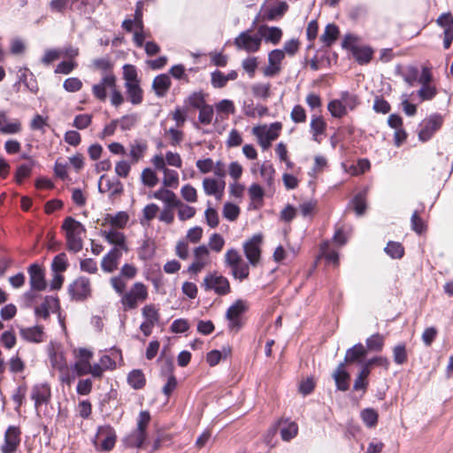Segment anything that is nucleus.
Here are the masks:
<instances>
[{"instance_id":"nucleus-1","label":"nucleus","mask_w":453,"mask_h":453,"mask_svg":"<svg viewBox=\"0 0 453 453\" xmlns=\"http://www.w3.org/2000/svg\"><path fill=\"white\" fill-rule=\"evenodd\" d=\"M65 232L66 244L69 250L79 252L83 247V237L86 233L84 226L72 217H67L63 225Z\"/></svg>"},{"instance_id":"nucleus-2","label":"nucleus","mask_w":453,"mask_h":453,"mask_svg":"<svg viewBox=\"0 0 453 453\" xmlns=\"http://www.w3.org/2000/svg\"><path fill=\"white\" fill-rule=\"evenodd\" d=\"M148 288L142 282H135L121 296V304L125 311L134 310L148 298Z\"/></svg>"},{"instance_id":"nucleus-3","label":"nucleus","mask_w":453,"mask_h":453,"mask_svg":"<svg viewBox=\"0 0 453 453\" xmlns=\"http://www.w3.org/2000/svg\"><path fill=\"white\" fill-rule=\"evenodd\" d=\"M282 128L280 122H274L271 125H263L254 127L252 134L257 138V142L263 150L270 148L272 142L276 140L280 135V131Z\"/></svg>"},{"instance_id":"nucleus-4","label":"nucleus","mask_w":453,"mask_h":453,"mask_svg":"<svg viewBox=\"0 0 453 453\" xmlns=\"http://www.w3.org/2000/svg\"><path fill=\"white\" fill-rule=\"evenodd\" d=\"M68 294L73 301L82 302L87 300L92 294L90 280L85 276L77 277L69 284Z\"/></svg>"},{"instance_id":"nucleus-5","label":"nucleus","mask_w":453,"mask_h":453,"mask_svg":"<svg viewBox=\"0 0 453 453\" xmlns=\"http://www.w3.org/2000/svg\"><path fill=\"white\" fill-rule=\"evenodd\" d=\"M342 49L349 50L353 57H372L374 50L368 45H363L360 38L353 34H346L342 41Z\"/></svg>"},{"instance_id":"nucleus-6","label":"nucleus","mask_w":453,"mask_h":453,"mask_svg":"<svg viewBox=\"0 0 453 453\" xmlns=\"http://www.w3.org/2000/svg\"><path fill=\"white\" fill-rule=\"evenodd\" d=\"M262 243L263 235L261 234H254L243 243L245 257L252 266H257L260 263Z\"/></svg>"},{"instance_id":"nucleus-7","label":"nucleus","mask_w":453,"mask_h":453,"mask_svg":"<svg viewBox=\"0 0 453 453\" xmlns=\"http://www.w3.org/2000/svg\"><path fill=\"white\" fill-rule=\"evenodd\" d=\"M193 262L188 267L189 273L197 274L211 263L210 250L204 244L193 250Z\"/></svg>"},{"instance_id":"nucleus-8","label":"nucleus","mask_w":453,"mask_h":453,"mask_svg":"<svg viewBox=\"0 0 453 453\" xmlns=\"http://www.w3.org/2000/svg\"><path fill=\"white\" fill-rule=\"evenodd\" d=\"M248 310V303L242 299L236 300L226 311L228 328L237 332L242 326L241 316Z\"/></svg>"},{"instance_id":"nucleus-9","label":"nucleus","mask_w":453,"mask_h":453,"mask_svg":"<svg viewBox=\"0 0 453 453\" xmlns=\"http://www.w3.org/2000/svg\"><path fill=\"white\" fill-rule=\"evenodd\" d=\"M73 354L75 359L73 370L77 376L87 375V370L94 356L93 351L88 348H78L73 349Z\"/></svg>"},{"instance_id":"nucleus-10","label":"nucleus","mask_w":453,"mask_h":453,"mask_svg":"<svg viewBox=\"0 0 453 453\" xmlns=\"http://www.w3.org/2000/svg\"><path fill=\"white\" fill-rule=\"evenodd\" d=\"M235 46L240 50H244L248 53L256 52L261 44V35L259 33L252 34L250 31L242 32L234 40Z\"/></svg>"},{"instance_id":"nucleus-11","label":"nucleus","mask_w":453,"mask_h":453,"mask_svg":"<svg viewBox=\"0 0 453 453\" xmlns=\"http://www.w3.org/2000/svg\"><path fill=\"white\" fill-rule=\"evenodd\" d=\"M442 125V118L438 114H434L425 119L420 123L418 138L420 141H428L434 134L440 129Z\"/></svg>"},{"instance_id":"nucleus-12","label":"nucleus","mask_w":453,"mask_h":453,"mask_svg":"<svg viewBox=\"0 0 453 453\" xmlns=\"http://www.w3.org/2000/svg\"><path fill=\"white\" fill-rule=\"evenodd\" d=\"M206 289L214 290L219 296H225L230 292V284L228 280L218 273L208 274L203 280Z\"/></svg>"},{"instance_id":"nucleus-13","label":"nucleus","mask_w":453,"mask_h":453,"mask_svg":"<svg viewBox=\"0 0 453 453\" xmlns=\"http://www.w3.org/2000/svg\"><path fill=\"white\" fill-rule=\"evenodd\" d=\"M47 353L50 366L53 370L67 365V360L63 346L58 342H50L47 346Z\"/></svg>"},{"instance_id":"nucleus-14","label":"nucleus","mask_w":453,"mask_h":453,"mask_svg":"<svg viewBox=\"0 0 453 453\" xmlns=\"http://www.w3.org/2000/svg\"><path fill=\"white\" fill-rule=\"evenodd\" d=\"M116 87V77L111 73H107L97 84L92 87V92L95 97L99 101L104 102L107 96V91L111 92Z\"/></svg>"},{"instance_id":"nucleus-15","label":"nucleus","mask_w":453,"mask_h":453,"mask_svg":"<svg viewBox=\"0 0 453 453\" xmlns=\"http://www.w3.org/2000/svg\"><path fill=\"white\" fill-rule=\"evenodd\" d=\"M22 131V123L19 119H10L6 111L0 110V134L12 135Z\"/></svg>"},{"instance_id":"nucleus-16","label":"nucleus","mask_w":453,"mask_h":453,"mask_svg":"<svg viewBox=\"0 0 453 453\" xmlns=\"http://www.w3.org/2000/svg\"><path fill=\"white\" fill-rule=\"evenodd\" d=\"M21 432L19 427L11 426L7 428L4 434V441L1 446L2 453H13L17 450L20 443Z\"/></svg>"},{"instance_id":"nucleus-17","label":"nucleus","mask_w":453,"mask_h":453,"mask_svg":"<svg viewBox=\"0 0 453 453\" xmlns=\"http://www.w3.org/2000/svg\"><path fill=\"white\" fill-rule=\"evenodd\" d=\"M203 189L207 196H212L217 200H221L224 196L226 182L224 180H218L207 177L203 180Z\"/></svg>"},{"instance_id":"nucleus-18","label":"nucleus","mask_w":453,"mask_h":453,"mask_svg":"<svg viewBox=\"0 0 453 453\" xmlns=\"http://www.w3.org/2000/svg\"><path fill=\"white\" fill-rule=\"evenodd\" d=\"M96 438L101 441L100 449L103 451H110L116 443L117 435L113 427L111 426H103L98 428Z\"/></svg>"},{"instance_id":"nucleus-19","label":"nucleus","mask_w":453,"mask_h":453,"mask_svg":"<svg viewBox=\"0 0 453 453\" xmlns=\"http://www.w3.org/2000/svg\"><path fill=\"white\" fill-rule=\"evenodd\" d=\"M101 236L110 244L114 245V248H119L122 251L128 250L126 243V236L119 229L104 227V229L101 231Z\"/></svg>"},{"instance_id":"nucleus-20","label":"nucleus","mask_w":453,"mask_h":453,"mask_svg":"<svg viewBox=\"0 0 453 453\" xmlns=\"http://www.w3.org/2000/svg\"><path fill=\"white\" fill-rule=\"evenodd\" d=\"M404 80L410 85H413L415 81H418L420 85L431 84L432 73L427 67H423L421 73L416 67H409L404 75Z\"/></svg>"},{"instance_id":"nucleus-21","label":"nucleus","mask_w":453,"mask_h":453,"mask_svg":"<svg viewBox=\"0 0 453 453\" xmlns=\"http://www.w3.org/2000/svg\"><path fill=\"white\" fill-rule=\"evenodd\" d=\"M29 283L31 288L42 291L46 288V280L44 270L37 264H33L28 268Z\"/></svg>"},{"instance_id":"nucleus-22","label":"nucleus","mask_w":453,"mask_h":453,"mask_svg":"<svg viewBox=\"0 0 453 453\" xmlns=\"http://www.w3.org/2000/svg\"><path fill=\"white\" fill-rule=\"evenodd\" d=\"M129 221V215L126 211H119L115 214H106L102 220L104 227L113 229H124Z\"/></svg>"},{"instance_id":"nucleus-23","label":"nucleus","mask_w":453,"mask_h":453,"mask_svg":"<svg viewBox=\"0 0 453 453\" xmlns=\"http://www.w3.org/2000/svg\"><path fill=\"white\" fill-rule=\"evenodd\" d=\"M31 397L35 401L36 409L42 404L48 403L51 397L50 387L47 383L35 385L32 388Z\"/></svg>"},{"instance_id":"nucleus-24","label":"nucleus","mask_w":453,"mask_h":453,"mask_svg":"<svg viewBox=\"0 0 453 453\" xmlns=\"http://www.w3.org/2000/svg\"><path fill=\"white\" fill-rule=\"evenodd\" d=\"M326 122L319 115L313 114L310 122V132L312 135V140L320 143L326 130Z\"/></svg>"},{"instance_id":"nucleus-25","label":"nucleus","mask_w":453,"mask_h":453,"mask_svg":"<svg viewBox=\"0 0 453 453\" xmlns=\"http://www.w3.org/2000/svg\"><path fill=\"white\" fill-rule=\"evenodd\" d=\"M122 256V250L119 248L111 249L102 259L101 267L105 273L114 272L119 265V259Z\"/></svg>"},{"instance_id":"nucleus-26","label":"nucleus","mask_w":453,"mask_h":453,"mask_svg":"<svg viewBox=\"0 0 453 453\" xmlns=\"http://www.w3.org/2000/svg\"><path fill=\"white\" fill-rule=\"evenodd\" d=\"M19 334L23 340L33 343L42 342L45 338L43 327L41 326L20 327Z\"/></svg>"},{"instance_id":"nucleus-27","label":"nucleus","mask_w":453,"mask_h":453,"mask_svg":"<svg viewBox=\"0 0 453 453\" xmlns=\"http://www.w3.org/2000/svg\"><path fill=\"white\" fill-rule=\"evenodd\" d=\"M59 307L58 299L53 296H46L44 301L35 308V315L47 319L50 312H55Z\"/></svg>"},{"instance_id":"nucleus-28","label":"nucleus","mask_w":453,"mask_h":453,"mask_svg":"<svg viewBox=\"0 0 453 453\" xmlns=\"http://www.w3.org/2000/svg\"><path fill=\"white\" fill-rule=\"evenodd\" d=\"M98 188L102 193L109 192L111 196L119 195L123 191V186L118 180H110L104 175L100 178Z\"/></svg>"},{"instance_id":"nucleus-29","label":"nucleus","mask_w":453,"mask_h":453,"mask_svg":"<svg viewBox=\"0 0 453 453\" xmlns=\"http://www.w3.org/2000/svg\"><path fill=\"white\" fill-rule=\"evenodd\" d=\"M147 438V431H142L135 428L123 439V443L128 448H142Z\"/></svg>"},{"instance_id":"nucleus-30","label":"nucleus","mask_w":453,"mask_h":453,"mask_svg":"<svg viewBox=\"0 0 453 453\" xmlns=\"http://www.w3.org/2000/svg\"><path fill=\"white\" fill-rule=\"evenodd\" d=\"M169 188L163 186L153 193L152 197L163 202L165 207H175L180 199Z\"/></svg>"},{"instance_id":"nucleus-31","label":"nucleus","mask_w":453,"mask_h":453,"mask_svg":"<svg viewBox=\"0 0 453 453\" xmlns=\"http://www.w3.org/2000/svg\"><path fill=\"white\" fill-rule=\"evenodd\" d=\"M126 93L132 104L138 105L143 101V91L140 86V81L125 83Z\"/></svg>"},{"instance_id":"nucleus-32","label":"nucleus","mask_w":453,"mask_h":453,"mask_svg":"<svg viewBox=\"0 0 453 453\" xmlns=\"http://www.w3.org/2000/svg\"><path fill=\"white\" fill-rule=\"evenodd\" d=\"M171 87V80L166 74L157 75L152 83L156 95L159 97L165 96Z\"/></svg>"},{"instance_id":"nucleus-33","label":"nucleus","mask_w":453,"mask_h":453,"mask_svg":"<svg viewBox=\"0 0 453 453\" xmlns=\"http://www.w3.org/2000/svg\"><path fill=\"white\" fill-rule=\"evenodd\" d=\"M340 35L339 27L334 24L329 23L326 26L323 34L320 35V42L325 46H331L338 38Z\"/></svg>"},{"instance_id":"nucleus-34","label":"nucleus","mask_w":453,"mask_h":453,"mask_svg":"<svg viewBox=\"0 0 453 453\" xmlns=\"http://www.w3.org/2000/svg\"><path fill=\"white\" fill-rule=\"evenodd\" d=\"M334 379L339 390L346 391L349 388V375L345 370L343 363L340 364L334 372Z\"/></svg>"},{"instance_id":"nucleus-35","label":"nucleus","mask_w":453,"mask_h":453,"mask_svg":"<svg viewBox=\"0 0 453 453\" xmlns=\"http://www.w3.org/2000/svg\"><path fill=\"white\" fill-rule=\"evenodd\" d=\"M101 3L102 0H75V10L84 15H91Z\"/></svg>"},{"instance_id":"nucleus-36","label":"nucleus","mask_w":453,"mask_h":453,"mask_svg":"<svg viewBox=\"0 0 453 453\" xmlns=\"http://www.w3.org/2000/svg\"><path fill=\"white\" fill-rule=\"evenodd\" d=\"M236 78V71H231L226 75L219 71H216L211 73V83L215 88H222L228 81H234Z\"/></svg>"},{"instance_id":"nucleus-37","label":"nucleus","mask_w":453,"mask_h":453,"mask_svg":"<svg viewBox=\"0 0 453 453\" xmlns=\"http://www.w3.org/2000/svg\"><path fill=\"white\" fill-rule=\"evenodd\" d=\"M78 54L79 50L77 48L72 45H66L64 48L49 50L45 52L43 57H77Z\"/></svg>"},{"instance_id":"nucleus-38","label":"nucleus","mask_w":453,"mask_h":453,"mask_svg":"<svg viewBox=\"0 0 453 453\" xmlns=\"http://www.w3.org/2000/svg\"><path fill=\"white\" fill-rule=\"evenodd\" d=\"M55 371L58 372V380L62 384H66L67 386H71L74 381L77 374L73 370V366L70 367L69 365H65L61 368H58Z\"/></svg>"},{"instance_id":"nucleus-39","label":"nucleus","mask_w":453,"mask_h":453,"mask_svg":"<svg viewBox=\"0 0 453 453\" xmlns=\"http://www.w3.org/2000/svg\"><path fill=\"white\" fill-rule=\"evenodd\" d=\"M175 208H177L178 219L182 222L191 219L196 213V208L182 203L180 200L177 203Z\"/></svg>"},{"instance_id":"nucleus-40","label":"nucleus","mask_w":453,"mask_h":453,"mask_svg":"<svg viewBox=\"0 0 453 453\" xmlns=\"http://www.w3.org/2000/svg\"><path fill=\"white\" fill-rule=\"evenodd\" d=\"M231 353L229 347H224L222 350H211L206 356V361L211 366L218 365L221 359L226 358Z\"/></svg>"},{"instance_id":"nucleus-41","label":"nucleus","mask_w":453,"mask_h":453,"mask_svg":"<svg viewBox=\"0 0 453 453\" xmlns=\"http://www.w3.org/2000/svg\"><path fill=\"white\" fill-rule=\"evenodd\" d=\"M147 150V144L143 142L134 141L130 144V153L129 156L133 161V163H137L141 160L145 151Z\"/></svg>"},{"instance_id":"nucleus-42","label":"nucleus","mask_w":453,"mask_h":453,"mask_svg":"<svg viewBox=\"0 0 453 453\" xmlns=\"http://www.w3.org/2000/svg\"><path fill=\"white\" fill-rule=\"evenodd\" d=\"M163 186L170 188H176L179 186V173L175 170L166 168L163 172Z\"/></svg>"},{"instance_id":"nucleus-43","label":"nucleus","mask_w":453,"mask_h":453,"mask_svg":"<svg viewBox=\"0 0 453 453\" xmlns=\"http://www.w3.org/2000/svg\"><path fill=\"white\" fill-rule=\"evenodd\" d=\"M50 9L58 13H63L66 9L75 10V0H51Z\"/></svg>"},{"instance_id":"nucleus-44","label":"nucleus","mask_w":453,"mask_h":453,"mask_svg":"<svg viewBox=\"0 0 453 453\" xmlns=\"http://www.w3.org/2000/svg\"><path fill=\"white\" fill-rule=\"evenodd\" d=\"M298 426L296 422L285 421L280 428V435L282 440L288 441L296 436Z\"/></svg>"},{"instance_id":"nucleus-45","label":"nucleus","mask_w":453,"mask_h":453,"mask_svg":"<svg viewBox=\"0 0 453 453\" xmlns=\"http://www.w3.org/2000/svg\"><path fill=\"white\" fill-rule=\"evenodd\" d=\"M128 384L134 389L144 387L146 380L141 370H133L127 376Z\"/></svg>"},{"instance_id":"nucleus-46","label":"nucleus","mask_w":453,"mask_h":453,"mask_svg":"<svg viewBox=\"0 0 453 453\" xmlns=\"http://www.w3.org/2000/svg\"><path fill=\"white\" fill-rule=\"evenodd\" d=\"M142 315L145 321L157 324L159 320L158 309L154 304H146L142 309Z\"/></svg>"},{"instance_id":"nucleus-47","label":"nucleus","mask_w":453,"mask_h":453,"mask_svg":"<svg viewBox=\"0 0 453 453\" xmlns=\"http://www.w3.org/2000/svg\"><path fill=\"white\" fill-rule=\"evenodd\" d=\"M327 109L334 118H342L347 114L346 105L341 99H334L328 103Z\"/></svg>"},{"instance_id":"nucleus-48","label":"nucleus","mask_w":453,"mask_h":453,"mask_svg":"<svg viewBox=\"0 0 453 453\" xmlns=\"http://www.w3.org/2000/svg\"><path fill=\"white\" fill-rule=\"evenodd\" d=\"M259 35L261 37L263 36L265 42H270L273 44H276L280 42L282 31L280 28L277 27H268L265 33H262V28L259 29Z\"/></svg>"},{"instance_id":"nucleus-49","label":"nucleus","mask_w":453,"mask_h":453,"mask_svg":"<svg viewBox=\"0 0 453 453\" xmlns=\"http://www.w3.org/2000/svg\"><path fill=\"white\" fill-rule=\"evenodd\" d=\"M288 10V4L285 1H280L276 6L271 7L266 12V18L273 20L279 17H282Z\"/></svg>"},{"instance_id":"nucleus-50","label":"nucleus","mask_w":453,"mask_h":453,"mask_svg":"<svg viewBox=\"0 0 453 453\" xmlns=\"http://www.w3.org/2000/svg\"><path fill=\"white\" fill-rule=\"evenodd\" d=\"M357 216H362L366 210V191L357 194L351 201Z\"/></svg>"},{"instance_id":"nucleus-51","label":"nucleus","mask_w":453,"mask_h":453,"mask_svg":"<svg viewBox=\"0 0 453 453\" xmlns=\"http://www.w3.org/2000/svg\"><path fill=\"white\" fill-rule=\"evenodd\" d=\"M180 196L187 203H194L198 200L197 191L195 187L186 184L180 188Z\"/></svg>"},{"instance_id":"nucleus-52","label":"nucleus","mask_w":453,"mask_h":453,"mask_svg":"<svg viewBox=\"0 0 453 453\" xmlns=\"http://www.w3.org/2000/svg\"><path fill=\"white\" fill-rule=\"evenodd\" d=\"M366 354L365 347L361 344H356L354 347L349 349L345 356L346 362H354L358 358L365 357Z\"/></svg>"},{"instance_id":"nucleus-53","label":"nucleus","mask_w":453,"mask_h":453,"mask_svg":"<svg viewBox=\"0 0 453 453\" xmlns=\"http://www.w3.org/2000/svg\"><path fill=\"white\" fill-rule=\"evenodd\" d=\"M142 182L149 187L153 188L158 183V178L151 168H145L141 174Z\"/></svg>"},{"instance_id":"nucleus-54","label":"nucleus","mask_w":453,"mask_h":453,"mask_svg":"<svg viewBox=\"0 0 453 453\" xmlns=\"http://www.w3.org/2000/svg\"><path fill=\"white\" fill-rule=\"evenodd\" d=\"M361 418L368 427H374L378 422V413L372 408L362 411Z\"/></svg>"},{"instance_id":"nucleus-55","label":"nucleus","mask_w":453,"mask_h":453,"mask_svg":"<svg viewBox=\"0 0 453 453\" xmlns=\"http://www.w3.org/2000/svg\"><path fill=\"white\" fill-rule=\"evenodd\" d=\"M385 252L392 258H401L403 256L404 250L401 243L389 242L385 248Z\"/></svg>"},{"instance_id":"nucleus-56","label":"nucleus","mask_w":453,"mask_h":453,"mask_svg":"<svg viewBox=\"0 0 453 453\" xmlns=\"http://www.w3.org/2000/svg\"><path fill=\"white\" fill-rule=\"evenodd\" d=\"M224 245V238L219 234L214 233L210 236L207 247L209 250L219 253L223 250Z\"/></svg>"},{"instance_id":"nucleus-57","label":"nucleus","mask_w":453,"mask_h":453,"mask_svg":"<svg viewBox=\"0 0 453 453\" xmlns=\"http://www.w3.org/2000/svg\"><path fill=\"white\" fill-rule=\"evenodd\" d=\"M251 91L254 96L266 99L270 96V84L256 83L251 86Z\"/></svg>"},{"instance_id":"nucleus-58","label":"nucleus","mask_w":453,"mask_h":453,"mask_svg":"<svg viewBox=\"0 0 453 453\" xmlns=\"http://www.w3.org/2000/svg\"><path fill=\"white\" fill-rule=\"evenodd\" d=\"M384 345V337L380 334H375L366 340V346L370 350L380 351Z\"/></svg>"},{"instance_id":"nucleus-59","label":"nucleus","mask_w":453,"mask_h":453,"mask_svg":"<svg viewBox=\"0 0 453 453\" xmlns=\"http://www.w3.org/2000/svg\"><path fill=\"white\" fill-rule=\"evenodd\" d=\"M68 265L67 258L65 253L57 255L51 264V268L55 273H63L66 270Z\"/></svg>"},{"instance_id":"nucleus-60","label":"nucleus","mask_w":453,"mask_h":453,"mask_svg":"<svg viewBox=\"0 0 453 453\" xmlns=\"http://www.w3.org/2000/svg\"><path fill=\"white\" fill-rule=\"evenodd\" d=\"M240 214V208L232 203H226L223 207V216L229 221H234Z\"/></svg>"},{"instance_id":"nucleus-61","label":"nucleus","mask_w":453,"mask_h":453,"mask_svg":"<svg viewBox=\"0 0 453 453\" xmlns=\"http://www.w3.org/2000/svg\"><path fill=\"white\" fill-rule=\"evenodd\" d=\"M436 93V88L432 83L421 85L420 89L418 91V95L421 101L433 99L435 96Z\"/></svg>"},{"instance_id":"nucleus-62","label":"nucleus","mask_w":453,"mask_h":453,"mask_svg":"<svg viewBox=\"0 0 453 453\" xmlns=\"http://www.w3.org/2000/svg\"><path fill=\"white\" fill-rule=\"evenodd\" d=\"M250 267L247 264L242 262L232 268V275L234 279L243 280L249 277Z\"/></svg>"},{"instance_id":"nucleus-63","label":"nucleus","mask_w":453,"mask_h":453,"mask_svg":"<svg viewBox=\"0 0 453 453\" xmlns=\"http://www.w3.org/2000/svg\"><path fill=\"white\" fill-rule=\"evenodd\" d=\"M213 108L211 105H203L199 109V121L203 125H209L212 121L213 118Z\"/></svg>"},{"instance_id":"nucleus-64","label":"nucleus","mask_w":453,"mask_h":453,"mask_svg":"<svg viewBox=\"0 0 453 453\" xmlns=\"http://www.w3.org/2000/svg\"><path fill=\"white\" fill-rule=\"evenodd\" d=\"M226 265L231 267H234L242 262V257L238 251L234 249L228 250L225 254Z\"/></svg>"}]
</instances>
